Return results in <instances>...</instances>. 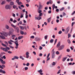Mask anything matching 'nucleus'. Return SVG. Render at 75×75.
Here are the masks:
<instances>
[{
    "label": "nucleus",
    "instance_id": "0eeeda50",
    "mask_svg": "<svg viewBox=\"0 0 75 75\" xmlns=\"http://www.w3.org/2000/svg\"><path fill=\"white\" fill-rule=\"evenodd\" d=\"M10 50V48L7 47H6V48H4L3 49V51L5 52H7V51H8V50Z\"/></svg>",
    "mask_w": 75,
    "mask_h": 75
},
{
    "label": "nucleus",
    "instance_id": "393cba45",
    "mask_svg": "<svg viewBox=\"0 0 75 75\" xmlns=\"http://www.w3.org/2000/svg\"><path fill=\"white\" fill-rule=\"evenodd\" d=\"M42 11H41V10H40L38 11V13H39V14H42Z\"/></svg>",
    "mask_w": 75,
    "mask_h": 75
},
{
    "label": "nucleus",
    "instance_id": "338daca9",
    "mask_svg": "<svg viewBox=\"0 0 75 75\" xmlns=\"http://www.w3.org/2000/svg\"><path fill=\"white\" fill-rule=\"evenodd\" d=\"M49 14H51V10H50L48 11Z\"/></svg>",
    "mask_w": 75,
    "mask_h": 75
},
{
    "label": "nucleus",
    "instance_id": "f257e3e1",
    "mask_svg": "<svg viewBox=\"0 0 75 75\" xmlns=\"http://www.w3.org/2000/svg\"><path fill=\"white\" fill-rule=\"evenodd\" d=\"M11 31H9V33L8 32H3L2 33H0V34L2 35H4L5 37H7L8 35L10 36V35H11L12 33L14 31V30L13 28H11Z\"/></svg>",
    "mask_w": 75,
    "mask_h": 75
},
{
    "label": "nucleus",
    "instance_id": "13d9d810",
    "mask_svg": "<svg viewBox=\"0 0 75 75\" xmlns=\"http://www.w3.org/2000/svg\"><path fill=\"white\" fill-rule=\"evenodd\" d=\"M75 23V22H72L71 24V27H73V25H74V24Z\"/></svg>",
    "mask_w": 75,
    "mask_h": 75
},
{
    "label": "nucleus",
    "instance_id": "aec40b11",
    "mask_svg": "<svg viewBox=\"0 0 75 75\" xmlns=\"http://www.w3.org/2000/svg\"><path fill=\"white\" fill-rule=\"evenodd\" d=\"M19 28L21 29V30H23L24 29V27L21 26H19Z\"/></svg>",
    "mask_w": 75,
    "mask_h": 75
},
{
    "label": "nucleus",
    "instance_id": "4c0bfd02",
    "mask_svg": "<svg viewBox=\"0 0 75 75\" xmlns=\"http://www.w3.org/2000/svg\"><path fill=\"white\" fill-rule=\"evenodd\" d=\"M54 42V40H53V39H51L50 41V42L51 43H52V42Z\"/></svg>",
    "mask_w": 75,
    "mask_h": 75
},
{
    "label": "nucleus",
    "instance_id": "2eb2a0df",
    "mask_svg": "<svg viewBox=\"0 0 75 75\" xmlns=\"http://www.w3.org/2000/svg\"><path fill=\"white\" fill-rule=\"evenodd\" d=\"M69 31V27L66 28V31L67 33H68Z\"/></svg>",
    "mask_w": 75,
    "mask_h": 75
},
{
    "label": "nucleus",
    "instance_id": "c756f323",
    "mask_svg": "<svg viewBox=\"0 0 75 75\" xmlns=\"http://www.w3.org/2000/svg\"><path fill=\"white\" fill-rule=\"evenodd\" d=\"M24 33V31H20V34H21V35H23Z\"/></svg>",
    "mask_w": 75,
    "mask_h": 75
},
{
    "label": "nucleus",
    "instance_id": "a878e982",
    "mask_svg": "<svg viewBox=\"0 0 75 75\" xmlns=\"http://www.w3.org/2000/svg\"><path fill=\"white\" fill-rule=\"evenodd\" d=\"M12 37L13 40H14V37H16V35H12Z\"/></svg>",
    "mask_w": 75,
    "mask_h": 75
},
{
    "label": "nucleus",
    "instance_id": "09e8293b",
    "mask_svg": "<svg viewBox=\"0 0 75 75\" xmlns=\"http://www.w3.org/2000/svg\"><path fill=\"white\" fill-rule=\"evenodd\" d=\"M39 49L40 50H42V47L41 46H40Z\"/></svg>",
    "mask_w": 75,
    "mask_h": 75
},
{
    "label": "nucleus",
    "instance_id": "423d86ee",
    "mask_svg": "<svg viewBox=\"0 0 75 75\" xmlns=\"http://www.w3.org/2000/svg\"><path fill=\"white\" fill-rule=\"evenodd\" d=\"M14 43H15L16 46L15 47V48L16 49H18V42L17 41L14 42Z\"/></svg>",
    "mask_w": 75,
    "mask_h": 75
},
{
    "label": "nucleus",
    "instance_id": "1a4fd4ad",
    "mask_svg": "<svg viewBox=\"0 0 75 75\" xmlns=\"http://www.w3.org/2000/svg\"><path fill=\"white\" fill-rule=\"evenodd\" d=\"M18 58H19V57L17 56H15L13 57V58H12L11 59L12 60H14L15 59H18Z\"/></svg>",
    "mask_w": 75,
    "mask_h": 75
},
{
    "label": "nucleus",
    "instance_id": "b1692460",
    "mask_svg": "<svg viewBox=\"0 0 75 75\" xmlns=\"http://www.w3.org/2000/svg\"><path fill=\"white\" fill-rule=\"evenodd\" d=\"M68 38H70L71 37V34H70V33H68Z\"/></svg>",
    "mask_w": 75,
    "mask_h": 75
},
{
    "label": "nucleus",
    "instance_id": "ea45409f",
    "mask_svg": "<svg viewBox=\"0 0 75 75\" xmlns=\"http://www.w3.org/2000/svg\"><path fill=\"white\" fill-rule=\"evenodd\" d=\"M62 32L61 30H60L58 32V34H61V33H62Z\"/></svg>",
    "mask_w": 75,
    "mask_h": 75
},
{
    "label": "nucleus",
    "instance_id": "774afa93",
    "mask_svg": "<svg viewBox=\"0 0 75 75\" xmlns=\"http://www.w3.org/2000/svg\"><path fill=\"white\" fill-rule=\"evenodd\" d=\"M25 18H28V15H25Z\"/></svg>",
    "mask_w": 75,
    "mask_h": 75
},
{
    "label": "nucleus",
    "instance_id": "e2e57ef3",
    "mask_svg": "<svg viewBox=\"0 0 75 75\" xmlns=\"http://www.w3.org/2000/svg\"><path fill=\"white\" fill-rule=\"evenodd\" d=\"M8 54H12V52L10 51H8Z\"/></svg>",
    "mask_w": 75,
    "mask_h": 75
},
{
    "label": "nucleus",
    "instance_id": "052dcab7",
    "mask_svg": "<svg viewBox=\"0 0 75 75\" xmlns=\"http://www.w3.org/2000/svg\"><path fill=\"white\" fill-rule=\"evenodd\" d=\"M72 74L73 75H75V71H73L72 72Z\"/></svg>",
    "mask_w": 75,
    "mask_h": 75
},
{
    "label": "nucleus",
    "instance_id": "a211bd4d",
    "mask_svg": "<svg viewBox=\"0 0 75 75\" xmlns=\"http://www.w3.org/2000/svg\"><path fill=\"white\" fill-rule=\"evenodd\" d=\"M5 28L6 29H7V30H8L9 29V26L7 25H5Z\"/></svg>",
    "mask_w": 75,
    "mask_h": 75
},
{
    "label": "nucleus",
    "instance_id": "c85d7f7f",
    "mask_svg": "<svg viewBox=\"0 0 75 75\" xmlns=\"http://www.w3.org/2000/svg\"><path fill=\"white\" fill-rule=\"evenodd\" d=\"M1 39H5V37L3 36H1Z\"/></svg>",
    "mask_w": 75,
    "mask_h": 75
},
{
    "label": "nucleus",
    "instance_id": "37998d69",
    "mask_svg": "<svg viewBox=\"0 0 75 75\" xmlns=\"http://www.w3.org/2000/svg\"><path fill=\"white\" fill-rule=\"evenodd\" d=\"M64 10V7H62V8L61 9H60V11H63Z\"/></svg>",
    "mask_w": 75,
    "mask_h": 75
},
{
    "label": "nucleus",
    "instance_id": "603ef678",
    "mask_svg": "<svg viewBox=\"0 0 75 75\" xmlns=\"http://www.w3.org/2000/svg\"><path fill=\"white\" fill-rule=\"evenodd\" d=\"M14 29H15V30H18L19 29V28H18V27H17L16 28H15Z\"/></svg>",
    "mask_w": 75,
    "mask_h": 75
},
{
    "label": "nucleus",
    "instance_id": "5fc2aeb1",
    "mask_svg": "<svg viewBox=\"0 0 75 75\" xmlns=\"http://www.w3.org/2000/svg\"><path fill=\"white\" fill-rule=\"evenodd\" d=\"M2 73V74H6V71H5L4 70H3Z\"/></svg>",
    "mask_w": 75,
    "mask_h": 75
},
{
    "label": "nucleus",
    "instance_id": "9b49d317",
    "mask_svg": "<svg viewBox=\"0 0 75 75\" xmlns=\"http://www.w3.org/2000/svg\"><path fill=\"white\" fill-rule=\"evenodd\" d=\"M60 43H61V42H59L58 43H57V45L56 46L57 48H59V47H60V46L61 45Z\"/></svg>",
    "mask_w": 75,
    "mask_h": 75
},
{
    "label": "nucleus",
    "instance_id": "72a5a7b5",
    "mask_svg": "<svg viewBox=\"0 0 75 75\" xmlns=\"http://www.w3.org/2000/svg\"><path fill=\"white\" fill-rule=\"evenodd\" d=\"M67 42L69 44H71V41L69 39L67 40Z\"/></svg>",
    "mask_w": 75,
    "mask_h": 75
},
{
    "label": "nucleus",
    "instance_id": "dca6fc26",
    "mask_svg": "<svg viewBox=\"0 0 75 75\" xmlns=\"http://www.w3.org/2000/svg\"><path fill=\"white\" fill-rule=\"evenodd\" d=\"M23 37H23V36H19L18 38V40H21V39H22V38H23Z\"/></svg>",
    "mask_w": 75,
    "mask_h": 75
},
{
    "label": "nucleus",
    "instance_id": "7c9ffc66",
    "mask_svg": "<svg viewBox=\"0 0 75 75\" xmlns=\"http://www.w3.org/2000/svg\"><path fill=\"white\" fill-rule=\"evenodd\" d=\"M18 5H21V4H23V3L21 2H19L18 3Z\"/></svg>",
    "mask_w": 75,
    "mask_h": 75
},
{
    "label": "nucleus",
    "instance_id": "e433bc0d",
    "mask_svg": "<svg viewBox=\"0 0 75 75\" xmlns=\"http://www.w3.org/2000/svg\"><path fill=\"white\" fill-rule=\"evenodd\" d=\"M5 3H6V1H4L2 2L1 4L3 5V4H5Z\"/></svg>",
    "mask_w": 75,
    "mask_h": 75
},
{
    "label": "nucleus",
    "instance_id": "8fccbe9b",
    "mask_svg": "<svg viewBox=\"0 0 75 75\" xmlns=\"http://www.w3.org/2000/svg\"><path fill=\"white\" fill-rule=\"evenodd\" d=\"M18 68V64H17L16 65V68Z\"/></svg>",
    "mask_w": 75,
    "mask_h": 75
},
{
    "label": "nucleus",
    "instance_id": "4468645a",
    "mask_svg": "<svg viewBox=\"0 0 75 75\" xmlns=\"http://www.w3.org/2000/svg\"><path fill=\"white\" fill-rule=\"evenodd\" d=\"M67 57H66L63 58V59H62V62H64V61H65L66 59H67Z\"/></svg>",
    "mask_w": 75,
    "mask_h": 75
},
{
    "label": "nucleus",
    "instance_id": "0e129e2a",
    "mask_svg": "<svg viewBox=\"0 0 75 75\" xmlns=\"http://www.w3.org/2000/svg\"><path fill=\"white\" fill-rule=\"evenodd\" d=\"M29 65H30V64L29 63H27V64H26V65L27 67H28V66H29Z\"/></svg>",
    "mask_w": 75,
    "mask_h": 75
},
{
    "label": "nucleus",
    "instance_id": "bb28decb",
    "mask_svg": "<svg viewBox=\"0 0 75 75\" xmlns=\"http://www.w3.org/2000/svg\"><path fill=\"white\" fill-rule=\"evenodd\" d=\"M52 66H55V65H56V63H55L54 62H53L52 63Z\"/></svg>",
    "mask_w": 75,
    "mask_h": 75
},
{
    "label": "nucleus",
    "instance_id": "bf43d9fd",
    "mask_svg": "<svg viewBox=\"0 0 75 75\" xmlns=\"http://www.w3.org/2000/svg\"><path fill=\"white\" fill-rule=\"evenodd\" d=\"M2 45H3V46H4V47H6V45L3 44V43H2Z\"/></svg>",
    "mask_w": 75,
    "mask_h": 75
},
{
    "label": "nucleus",
    "instance_id": "c03bdc74",
    "mask_svg": "<svg viewBox=\"0 0 75 75\" xmlns=\"http://www.w3.org/2000/svg\"><path fill=\"white\" fill-rule=\"evenodd\" d=\"M38 72L41 73V72H42V70L40 69V70H38Z\"/></svg>",
    "mask_w": 75,
    "mask_h": 75
},
{
    "label": "nucleus",
    "instance_id": "2f4dec72",
    "mask_svg": "<svg viewBox=\"0 0 75 75\" xmlns=\"http://www.w3.org/2000/svg\"><path fill=\"white\" fill-rule=\"evenodd\" d=\"M11 26L12 27H13V28H16V27L17 26L14 25H13V24H11Z\"/></svg>",
    "mask_w": 75,
    "mask_h": 75
},
{
    "label": "nucleus",
    "instance_id": "473e14b6",
    "mask_svg": "<svg viewBox=\"0 0 75 75\" xmlns=\"http://www.w3.org/2000/svg\"><path fill=\"white\" fill-rule=\"evenodd\" d=\"M11 26L12 27H13V28H16V27L17 26L14 25H13V24H11Z\"/></svg>",
    "mask_w": 75,
    "mask_h": 75
},
{
    "label": "nucleus",
    "instance_id": "4d7b16f0",
    "mask_svg": "<svg viewBox=\"0 0 75 75\" xmlns=\"http://www.w3.org/2000/svg\"><path fill=\"white\" fill-rule=\"evenodd\" d=\"M67 52H70V50L69 49H67Z\"/></svg>",
    "mask_w": 75,
    "mask_h": 75
},
{
    "label": "nucleus",
    "instance_id": "a19ab883",
    "mask_svg": "<svg viewBox=\"0 0 75 75\" xmlns=\"http://www.w3.org/2000/svg\"><path fill=\"white\" fill-rule=\"evenodd\" d=\"M47 37H48L47 35H45V37H44L45 39V40H47Z\"/></svg>",
    "mask_w": 75,
    "mask_h": 75
},
{
    "label": "nucleus",
    "instance_id": "680f3d73",
    "mask_svg": "<svg viewBox=\"0 0 75 75\" xmlns=\"http://www.w3.org/2000/svg\"><path fill=\"white\" fill-rule=\"evenodd\" d=\"M39 55L40 57H42V53H40Z\"/></svg>",
    "mask_w": 75,
    "mask_h": 75
},
{
    "label": "nucleus",
    "instance_id": "69168bd1",
    "mask_svg": "<svg viewBox=\"0 0 75 75\" xmlns=\"http://www.w3.org/2000/svg\"><path fill=\"white\" fill-rule=\"evenodd\" d=\"M13 23H16L17 22V21H16V20H14L13 21Z\"/></svg>",
    "mask_w": 75,
    "mask_h": 75
},
{
    "label": "nucleus",
    "instance_id": "6ab92c4d",
    "mask_svg": "<svg viewBox=\"0 0 75 75\" xmlns=\"http://www.w3.org/2000/svg\"><path fill=\"white\" fill-rule=\"evenodd\" d=\"M51 17H50L47 19L48 23H50V21H51Z\"/></svg>",
    "mask_w": 75,
    "mask_h": 75
},
{
    "label": "nucleus",
    "instance_id": "5701e85b",
    "mask_svg": "<svg viewBox=\"0 0 75 75\" xmlns=\"http://www.w3.org/2000/svg\"><path fill=\"white\" fill-rule=\"evenodd\" d=\"M49 3L50 4H53V1L52 0H50L49 1Z\"/></svg>",
    "mask_w": 75,
    "mask_h": 75
},
{
    "label": "nucleus",
    "instance_id": "6e6552de",
    "mask_svg": "<svg viewBox=\"0 0 75 75\" xmlns=\"http://www.w3.org/2000/svg\"><path fill=\"white\" fill-rule=\"evenodd\" d=\"M29 52H26L25 53V55L26 56V58H28L29 57H30V56H29Z\"/></svg>",
    "mask_w": 75,
    "mask_h": 75
},
{
    "label": "nucleus",
    "instance_id": "9d476101",
    "mask_svg": "<svg viewBox=\"0 0 75 75\" xmlns=\"http://www.w3.org/2000/svg\"><path fill=\"white\" fill-rule=\"evenodd\" d=\"M57 8H58V7L57 6H55V4H54L52 5V9L53 10H54V8H56V9Z\"/></svg>",
    "mask_w": 75,
    "mask_h": 75
},
{
    "label": "nucleus",
    "instance_id": "c9c22d12",
    "mask_svg": "<svg viewBox=\"0 0 75 75\" xmlns=\"http://www.w3.org/2000/svg\"><path fill=\"white\" fill-rule=\"evenodd\" d=\"M17 6H16V5H13V8H14V9H15V8H16L17 7Z\"/></svg>",
    "mask_w": 75,
    "mask_h": 75
},
{
    "label": "nucleus",
    "instance_id": "f03ea898",
    "mask_svg": "<svg viewBox=\"0 0 75 75\" xmlns=\"http://www.w3.org/2000/svg\"><path fill=\"white\" fill-rule=\"evenodd\" d=\"M64 47H65V45H62L58 48V51H61V50H63V48H64Z\"/></svg>",
    "mask_w": 75,
    "mask_h": 75
},
{
    "label": "nucleus",
    "instance_id": "f704fd0d",
    "mask_svg": "<svg viewBox=\"0 0 75 75\" xmlns=\"http://www.w3.org/2000/svg\"><path fill=\"white\" fill-rule=\"evenodd\" d=\"M24 17V14L21 13L20 16L21 18H23Z\"/></svg>",
    "mask_w": 75,
    "mask_h": 75
},
{
    "label": "nucleus",
    "instance_id": "f3484780",
    "mask_svg": "<svg viewBox=\"0 0 75 75\" xmlns=\"http://www.w3.org/2000/svg\"><path fill=\"white\" fill-rule=\"evenodd\" d=\"M42 8V5H41V4L39 5V10H40Z\"/></svg>",
    "mask_w": 75,
    "mask_h": 75
},
{
    "label": "nucleus",
    "instance_id": "ddd939ff",
    "mask_svg": "<svg viewBox=\"0 0 75 75\" xmlns=\"http://www.w3.org/2000/svg\"><path fill=\"white\" fill-rule=\"evenodd\" d=\"M35 40H36V41H40L41 40V39L40 38H35Z\"/></svg>",
    "mask_w": 75,
    "mask_h": 75
},
{
    "label": "nucleus",
    "instance_id": "de8ad7c7",
    "mask_svg": "<svg viewBox=\"0 0 75 75\" xmlns=\"http://www.w3.org/2000/svg\"><path fill=\"white\" fill-rule=\"evenodd\" d=\"M56 54L57 55H59V52L58 51H57L56 52Z\"/></svg>",
    "mask_w": 75,
    "mask_h": 75
},
{
    "label": "nucleus",
    "instance_id": "f8f14e48",
    "mask_svg": "<svg viewBox=\"0 0 75 75\" xmlns=\"http://www.w3.org/2000/svg\"><path fill=\"white\" fill-rule=\"evenodd\" d=\"M0 61L1 62L2 64H6V62L4 61H3V60L2 59H1L0 58Z\"/></svg>",
    "mask_w": 75,
    "mask_h": 75
},
{
    "label": "nucleus",
    "instance_id": "49530a36",
    "mask_svg": "<svg viewBox=\"0 0 75 75\" xmlns=\"http://www.w3.org/2000/svg\"><path fill=\"white\" fill-rule=\"evenodd\" d=\"M75 13V11H73V12L71 14V15L72 16H73L74 15V14Z\"/></svg>",
    "mask_w": 75,
    "mask_h": 75
},
{
    "label": "nucleus",
    "instance_id": "7ed1b4c3",
    "mask_svg": "<svg viewBox=\"0 0 75 75\" xmlns=\"http://www.w3.org/2000/svg\"><path fill=\"white\" fill-rule=\"evenodd\" d=\"M5 8L6 10H8V9L10 10L11 8V7L10 5H6L5 6Z\"/></svg>",
    "mask_w": 75,
    "mask_h": 75
},
{
    "label": "nucleus",
    "instance_id": "864d4df0",
    "mask_svg": "<svg viewBox=\"0 0 75 75\" xmlns=\"http://www.w3.org/2000/svg\"><path fill=\"white\" fill-rule=\"evenodd\" d=\"M57 39H55V41H54V45H55V44H56V43H57Z\"/></svg>",
    "mask_w": 75,
    "mask_h": 75
},
{
    "label": "nucleus",
    "instance_id": "412c9836",
    "mask_svg": "<svg viewBox=\"0 0 75 75\" xmlns=\"http://www.w3.org/2000/svg\"><path fill=\"white\" fill-rule=\"evenodd\" d=\"M10 4L11 6H13L14 4V2H11L10 3Z\"/></svg>",
    "mask_w": 75,
    "mask_h": 75
},
{
    "label": "nucleus",
    "instance_id": "3c124183",
    "mask_svg": "<svg viewBox=\"0 0 75 75\" xmlns=\"http://www.w3.org/2000/svg\"><path fill=\"white\" fill-rule=\"evenodd\" d=\"M35 38V37H34V36H32L30 37V38H32L33 39H34Z\"/></svg>",
    "mask_w": 75,
    "mask_h": 75
},
{
    "label": "nucleus",
    "instance_id": "cd10ccee",
    "mask_svg": "<svg viewBox=\"0 0 75 75\" xmlns=\"http://www.w3.org/2000/svg\"><path fill=\"white\" fill-rule=\"evenodd\" d=\"M20 25H21V24H22V22L21 21H20L19 23L18 24V25H20Z\"/></svg>",
    "mask_w": 75,
    "mask_h": 75
},
{
    "label": "nucleus",
    "instance_id": "4be33fe9",
    "mask_svg": "<svg viewBox=\"0 0 75 75\" xmlns=\"http://www.w3.org/2000/svg\"><path fill=\"white\" fill-rule=\"evenodd\" d=\"M19 58L20 59H21L22 60H24V58L23 57V56H20L19 57Z\"/></svg>",
    "mask_w": 75,
    "mask_h": 75
},
{
    "label": "nucleus",
    "instance_id": "20e7f679",
    "mask_svg": "<svg viewBox=\"0 0 75 75\" xmlns=\"http://www.w3.org/2000/svg\"><path fill=\"white\" fill-rule=\"evenodd\" d=\"M52 59L54 58H55V54H54V53H55V52H54V49H53L52 51Z\"/></svg>",
    "mask_w": 75,
    "mask_h": 75
},
{
    "label": "nucleus",
    "instance_id": "a18cd8bd",
    "mask_svg": "<svg viewBox=\"0 0 75 75\" xmlns=\"http://www.w3.org/2000/svg\"><path fill=\"white\" fill-rule=\"evenodd\" d=\"M50 53H48L47 56V58H48L49 57H50Z\"/></svg>",
    "mask_w": 75,
    "mask_h": 75
},
{
    "label": "nucleus",
    "instance_id": "39448f33",
    "mask_svg": "<svg viewBox=\"0 0 75 75\" xmlns=\"http://www.w3.org/2000/svg\"><path fill=\"white\" fill-rule=\"evenodd\" d=\"M41 16H42V13L39 14V16L38 17H35V20H40L41 19Z\"/></svg>",
    "mask_w": 75,
    "mask_h": 75
},
{
    "label": "nucleus",
    "instance_id": "6e6d98bb",
    "mask_svg": "<svg viewBox=\"0 0 75 75\" xmlns=\"http://www.w3.org/2000/svg\"><path fill=\"white\" fill-rule=\"evenodd\" d=\"M61 72V70H59L58 72L57 73V74H60V73Z\"/></svg>",
    "mask_w": 75,
    "mask_h": 75
},
{
    "label": "nucleus",
    "instance_id": "79ce46f5",
    "mask_svg": "<svg viewBox=\"0 0 75 75\" xmlns=\"http://www.w3.org/2000/svg\"><path fill=\"white\" fill-rule=\"evenodd\" d=\"M28 68L27 67H25V71H27V70H28Z\"/></svg>",
    "mask_w": 75,
    "mask_h": 75
},
{
    "label": "nucleus",
    "instance_id": "58836bf2",
    "mask_svg": "<svg viewBox=\"0 0 75 75\" xmlns=\"http://www.w3.org/2000/svg\"><path fill=\"white\" fill-rule=\"evenodd\" d=\"M8 42L9 44H10V45H12L13 44V43H12L10 41H8Z\"/></svg>",
    "mask_w": 75,
    "mask_h": 75
}]
</instances>
